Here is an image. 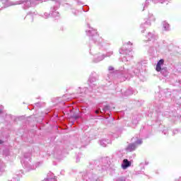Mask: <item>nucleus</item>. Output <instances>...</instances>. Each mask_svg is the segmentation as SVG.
Returning a JSON list of instances; mask_svg holds the SVG:
<instances>
[{
	"instance_id": "obj_7",
	"label": "nucleus",
	"mask_w": 181,
	"mask_h": 181,
	"mask_svg": "<svg viewBox=\"0 0 181 181\" xmlns=\"http://www.w3.org/2000/svg\"><path fill=\"white\" fill-rule=\"evenodd\" d=\"M0 144H4V141H2V140H0Z\"/></svg>"
},
{
	"instance_id": "obj_2",
	"label": "nucleus",
	"mask_w": 181,
	"mask_h": 181,
	"mask_svg": "<svg viewBox=\"0 0 181 181\" xmlns=\"http://www.w3.org/2000/svg\"><path fill=\"white\" fill-rule=\"evenodd\" d=\"M131 166V162L128 160V159H124L123 163L122 164V169H127Z\"/></svg>"
},
{
	"instance_id": "obj_5",
	"label": "nucleus",
	"mask_w": 181,
	"mask_h": 181,
	"mask_svg": "<svg viewBox=\"0 0 181 181\" xmlns=\"http://www.w3.org/2000/svg\"><path fill=\"white\" fill-rule=\"evenodd\" d=\"M137 144H139V145H141V144H142V141L141 140H139L137 141Z\"/></svg>"
},
{
	"instance_id": "obj_1",
	"label": "nucleus",
	"mask_w": 181,
	"mask_h": 181,
	"mask_svg": "<svg viewBox=\"0 0 181 181\" xmlns=\"http://www.w3.org/2000/svg\"><path fill=\"white\" fill-rule=\"evenodd\" d=\"M164 63H165V60L163 59L159 60V62L156 64V71H160V70H162L161 66H163Z\"/></svg>"
},
{
	"instance_id": "obj_6",
	"label": "nucleus",
	"mask_w": 181,
	"mask_h": 181,
	"mask_svg": "<svg viewBox=\"0 0 181 181\" xmlns=\"http://www.w3.org/2000/svg\"><path fill=\"white\" fill-rule=\"evenodd\" d=\"M95 114H98L99 112H100V111H98V110H95Z\"/></svg>"
},
{
	"instance_id": "obj_3",
	"label": "nucleus",
	"mask_w": 181,
	"mask_h": 181,
	"mask_svg": "<svg viewBox=\"0 0 181 181\" xmlns=\"http://www.w3.org/2000/svg\"><path fill=\"white\" fill-rule=\"evenodd\" d=\"M126 149L129 152H132V151H135V149H136V146H135L134 144H129Z\"/></svg>"
},
{
	"instance_id": "obj_4",
	"label": "nucleus",
	"mask_w": 181,
	"mask_h": 181,
	"mask_svg": "<svg viewBox=\"0 0 181 181\" xmlns=\"http://www.w3.org/2000/svg\"><path fill=\"white\" fill-rule=\"evenodd\" d=\"M108 70H110L111 71L114 70V67L109 66Z\"/></svg>"
}]
</instances>
